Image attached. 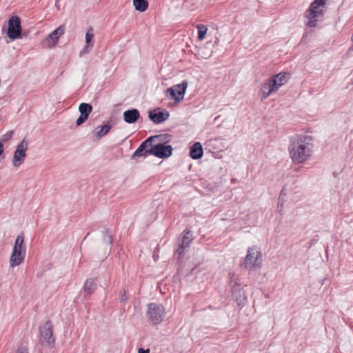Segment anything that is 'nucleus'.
Here are the masks:
<instances>
[{
    "label": "nucleus",
    "mask_w": 353,
    "mask_h": 353,
    "mask_svg": "<svg viewBox=\"0 0 353 353\" xmlns=\"http://www.w3.org/2000/svg\"><path fill=\"white\" fill-rule=\"evenodd\" d=\"M312 140V137L309 135H299L290 138L288 150L293 163H303L311 157Z\"/></svg>",
    "instance_id": "f257e3e1"
},
{
    "label": "nucleus",
    "mask_w": 353,
    "mask_h": 353,
    "mask_svg": "<svg viewBox=\"0 0 353 353\" xmlns=\"http://www.w3.org/2000/svg\"><path fill=\"white\" fill-rule=\"evenodd\" d=\"M325 4V0L314 1L305 12L307 18L306 25L310 27H315L319 17H323V7Z\"/></svg>",
    "instance_id": "f03ea898"
},
{
    "label": "nucleus",
    "mask_w": 353,
    "mask_h": 353,
    "mask_svg": "<svg viewBox=\"0 0 353 353\" xmlns=\"http://www.w3.org/2000/svg\"><path fill=\"white\" fill-rule=\"evenodd\" d=\"M24 236L19 234L15 241L12 252L10 259V265L12 268L20 265L26 256V248L23 246Z\"/></svg>",
    "instance_id": "7ed1b4c3"
},
{
    "label": "nucleus",
    "mask_w": 353,
    "mask_h": 353,
    "mask_svg": "<svg viewBox=\"0 0 353 353\" xmlns=\"http://www.w3.org/2000/svg\"><path fill=\"white\" fill-rule=\"evenodd\" d=\"M262 254L256 246L249 248L244 260V266L249 270H255L261 266Z\"/></svg>",
    "instance_id": "20e7f679"
},
{
    "label": "nucleus",
    "mask_w": 353,
    "mask_h": 353,
    "mask_svg": "<svg viewBox=\"0 0 353 353\" xmlns=\"http://www.w3.org/2000/svg\"><path fill=\"white\" fill-rule=\"evenodd\" d=\"M165 314V308L161 304L151 303L148 305L147 317L148 321L152 325H156L161 323Z\"/></svg>",
    "instance_id": "39448f33"
},
{
    "label": "nucleus",
    "mask_w": 353,
    "mask_h": 353,
    "mask_svg": "<svg viewBox=\"0 0 353 353\" xmlns=\"http://www.w3.org/2000/svg\"><path fill=\"white\" fill-rule=\"evenodd\" d=\"M150 154L161 159L170 157L172 154L173 148L170 145H165L163 143H156L149 145Z\"/></svg>",
    "instance_id": "423d86ee"
},
{
    "label": "nucleus",
    "mask_w": 353,
    "mask_h": 353,
    "mask_svg": "<svg viewBox=\"0 0 353 353\" xmlns=\"http://www.w3.org/2000/svg\"><path fill=\"white\" fill-rule=\"evenodd\" d=\"M39 333L41 336L39 341L41 344L50 345L54 343L53 326L50 321L39 327Z\"/></svg>",
    "instance_id": "0eeeda50"
},
{
    "label": "nucleus",
    "mask_w": 353,
    "mask_h": 353,
    "mask_svg": "<svg viewBox=\"0 0 353 353\" xmlns=\"http://www.w3.org/2000/svg\"><path fill=\"white\" fill-rule=\"evenodd\" d=\"M28 148V141L24 138L17 145L14 152L12 165L14 167H19L24 161L26 157V152Z\"/></svg>",
    "instance_id": "6e6552de"
},
{
    "label": "nucleus",
    "mask_w": 353,
    "mask_h": 353,
    "mask_svg": "<svg viewBox=\"0 0 353 353\" xmlns=\"http://www.w3.org/2000/svg\"><path fill=\"white\" fill-rule=\"evenodd\" d=\"M192 240V232L190 230H185L182 236L179 239V247L174 253L175 255H177L178 259L183 257L185 248L190 246Z\"/></svg>",
    "instance_id": "1a4fd4ad"
},
{
    "label": "nucleus",
    "mask_w": 353,
    "mask_h": 353,
    "mask_svg": "<svg viewBox=\"0 0 353 353\" xmlns=\"http://www.w3.org/2000/svg\"><path fill=\"white\" fill-rule=\"evenodd\" d=\"M187 87V81H183L180 84L175 85L168 88L165 91L166 96L170 94L174 101L176 103H179L183 99Z\"/></svg>",
    "instance_id": "9d476101"
},
{
    "label": "nucleus",
    "mask_w": 353,
    "mask_h": 353,
    "mask_svg": "<svg viewBox=\"0 0 353 353\" xmlns=\"http://www.w3.org/2000/svg\"><path fill=\"white\" fill-rule=\"evenodd\" d=\"M21 26L20 19L13 16L8 21V29L7 35L11 39H16L21 34Z\"/></svg>",
    "instance_id": "9b49d317"
},
{
    "label": "nucleus",
    "mask_w": 353,
    "mask_h": 353,
    "mask_svg": "<svg viewBox=\"0 0 353 353\" xmlns=\"http://www.w3.org/2000/svg\"><path fill=\"white\" fill-rule=\"evenodd\" d=\"M79 111L81 114L76 121L77 125L79 126L87 121L90 114L92 111V106L90 103H81L79 106Z\"/></svg>",
    "instance_id": "f8f14e48"
},
{
    "label": "nucleus",
    "mask_w": 353,
    "mask_h": 353,
    "mask_svg": "<svg viewBox=\"0 0 353 353\" xmlns=\"http://www.w3.org/2000/svg\"><path fill=\"white\" fill-rule=\"evenodd\" d=\"M170 114L167 110L159 111L156 109L152 111H149L148 117L154 123H161L166 121L169 118Z\"/></svg>",
    "instance_id": "ddd939ff"
},
{
    "label": "nucleus",
    "mask_w": 353,
    "mask_h": 353,
    "mask_svg": "<svg viewBox=\"0 0 353 353\" xmlns=\"http://www.w3.org/2000/svg\"><path fill=\"white\" fill-rule=\"evenodd\" d=\"M65 28L63 26H60L58 28L52 32L46 39V42L48 43L49 47L55 46L59 37L64 33Z\"/></svg>",
    "instance_id": "4468645a"
},
{
    "label": "nucleus",
    "mask_w": 353,
    "mask_h": 353,
    "mask_svg": "<svg viewBox=\"0 0 353 353\" xmlns=\"http://www.w3.org/2000/svg\"><path fill=\"white\" fill-rule=\"evenodd\" d=\"M123 120L125 123L132 124L136 123L140 118V113L137 109L132 108L123 112Z\"/></svg>",
    "instance_id": "2eb2a0df"
},
{
    "label": "nucleus",
    "mask_w": 353,
    "mask_h": 353,
    "mask_svg": "<svg viewBox=\"0 0 353 353\" xmlns=\"http://www.w3.org/2000/svg\"><path fill=\"white\" fill-rule=\"evenodd\" d=\"M274 92H276V90L271 81L268 79L264 82L261 87L260 93L261 94V100L266 99Z\"/></svg>",
    "instance_id": "dca6fc26"
},
{
    "label": "nucleus",
    "mask_w": 353,
    "mask_h": 353,
    "mask_svg": "<svg viewBox=\"0 0 353 353\" xmlns=\"http://www.w3.org/2000/svg\"><path fill=\"white\" fill-rule=\"evenodd\" d=\"M286 75L287 73L280 72L276 75H274L272 78L269 79L271 81L276 91H277L280 87H281L287 82L288 79L286 78Z\"/></svg>",
    "instance_id": "f3484780"
},
{
    "label": "nucleus",
    "mask_w": 353,
    "mask_h": 353,
    "mask_svg": "<svg viewBox=\"0 0 353 353\" xmlns=\"http://www.w3.org/2000/svg\"><path fill=\"white\" fill-rule=\"evenodd\" d=\"M112 127V125L109 123H105L103 126H97L92 132L94 137L97 140H99L108 133Z\"/></svg>",
    "instance_id": "a211bd4d"
},
{
    "label": "nucleus",
    "mask_w": 353,
    "mask_h": 353,
    "mask_svg": "<svg viewBox=\"0 0 353 353\" xmlns=\"http://www.w3.org/2000/svg\"><path fill=\"white\" fill-rule=\"evenodd\" d=\"M203 150L200 142L194 143L190 148V157L193 159H199L202 157Z\"/></svg>",
    "instance_id": "6ab92c4d"
},
{
    "label": "nucleus",
    "mask_w": 353,
    "mask_h": 353,
    "mask_svg": "<svg viewBox=\"0 0 353 353\" xmlns=\"http://www.w3.org/2000/svg\"><path fill=\"white\" fill-rule=\"evenodd\" d=\"M149 146V141L148 139L145 140L143 142L141 143L139 148L136 150L134 154L132 156V159H135L137 157H140L142 156H147V154H150V148L147 149Z\"/></svg>",
    "instance_id": "aec40b11"
},
{
    "label": "nucleus",
    "mask_w": 353,
    "mask_h": 353,
    "mask_svg": "<svg viewBox=\"0 0 353 353\" xmlns=\"http://www.w3.org/2000/svg\"><path fill=\"white\" fill-rule=\"evenodd\" d=\"M171 135L168 134H161L156 136H152L148 137V141L149 145L153 144V143H163V144L170 141Z\"/></svg>",
    "instance_id": "412c9836"
},
{
    "label": "nucleus",
    "mask_w": 353,
    "mask_h": 353,
    "mask_svg": "<svg viewBox=\"0 0 353 353\" xmlns=\"http://www.w3.org/2000/svg\"><path fill=\"white\" fill-rule=\"evenodd\" d=\"M97 289V284L93 279H88L85 281L83 286L85 298L90 296Z\"/></svg>",
    "instance_id": "4be33fe9"
},
{
    "label": "nucleus",
    "mask_w": 353,
    "mask_h": 353,
    "mask_svg": "<svg viewBox=\"0 0 353 353\" xmlns=\"http://www.w3.org/2000/svg\"><path fill=\"white\" fill-rule=\"evenodd\" d=\"M133 6L136 10L144 12L148 9L149 3L147 0H133Z\"/></svg>",
    "instance_id": "5701e85b"
},
{
    "label": "nucleus",
    "mask_w": 353,
    "mask_h": 353,
    "mask_svg": "<svg viewBox=\"0 0 353 353\" xmlns=\"http://www.w3.org/2000/svg\"><path fill=\"white\" fill-rule=\"evenodd\" d=\"M93 29L92 28H90L85 34V43L86 46L85 49H89L92 48L93 47V38H94V34H93Z\"/></svg>",
    "instance_id": "b1692460"
},
{
    "label": "nucleus",
    "mask_w": 353,
    "mask_h": 353,
    "mask_svg": "<svg viewBox=\"0 0 353 353\" xmlns=\"http://www.w3.org/2000/svg\"><path fill=\"white\" fill-rule=\"evenodd\" d=\"M198 30V39L201 41L205 38L208 28L205 25L199 24L196 26Z\"/></svg>",
    "instance_id": "393cba45"
},
{
    "label": "nucleus",
    "mask_w": 353,
    "mask_h": 353,
    "mask_svg": "<svg viewBox=\"0 0 353 353\" xmlns=\"http://www.w3.org/2000/svg\"><path fill=\"white\" fill-rule=\"evenodd\" d=\"M103 243L107 245H111L112 243V236L110 234L109 230L108 228H104L103 230Z\"/></svg>",
    "instance_id": "a878e982"
},
{
    "label": "nucleus",
    "mask_w": 353,
    "mask_h": 353,
    "mask_svg": "<svg viewBox=\"0 0 353 353\" xmlns=\"http://www.w3.org/2000/svg\"><path fill=\"white\" fill-rule=\"evenodd\" d=\"M13 134L14 131L12 130L7 132L5 134L2 136L1 141L3 142H6L9 141L12 138Z\"/></svg>",
    "instance_id": "bb28decb"
},
{
    "label": "nucleus",
    "mask_w": 353,
    "mask_h": 353,
    "mask_svg": "<svg viewBox=\"0 0 353 353\" xmlns=\"http://www.w3.org/2000/svg\"><path fill=\"white\" fill-rule=\"evenodd\" d=\"M230 280H231V282H234V285H237V286H239L240 284L238 283V281H236V279H235V275L233 273H230Z\"/></svg>",
    "instance_id": "cd10ccee"
},
{
    "label": "nucleus",
    "mask_w": 353,
    "mask_h": 353,
    "mask_svg": "<svg viewBox=\"0 0 353 353\" xmlns=\"http://www.w3.org/2000/svg\"><path fill=\"white\" fill-rule=\"evenodd\" d=\"M120 294H121V301H125L127 300V296L125 295V291H121L120 292Z\"/></svg>",
    "instance_id": "c85d7f7f"
},
{
    "label": "nucleus",
    "mask_w": 353,
    "mask_h": 353,
    "mask_svg": "<svg viewBox=\"0 0 353 353\" xmlns=\"http://www.w3.org/2000/svg\"><path fill=\"white\" fill-rule=\"evenodd\" d=\"M138 353H150V349H143L142 347L139 348Z\"/></svg>",
    "instance_id": "c756f323"
},
{
    "label": "nucleus",
    "mask_w": 353,
    "mask_h": 353,
    "mask_svg": "<svg viewBox=\"0 0 353 353\" xmlns=\"http://www.w3.org/2000/svg\"><path fill=\"white\" fill-rule=\"evenodd\" d=\"M16 353H28L26 349L19 348Z\"/></svg>",
    "instance_id": "7c9ffc66"
},
{
    "label": "nucleus",
    "mask_w": 353,
    "mask_h": 353,
    "mask_svg": "<svg viewBox=\"0 0 353 353\" xmlns=\"http://www.w3.org/2000/svg\"><path fill=\"white\" fill-rule=\"evenodd\" d=\"M3 150H4V145L1 142H0V156L3 152Z\"/></svg>",
    "instance_id": "2f4dec72"
},
{
    "label": "nucleus",
    "mask_w": 353,
    "mask_h": 353,
    "mask_svg": "<svg viewBox=\"0 0 353 353\" xmlns=\"http://www.w3.org/2000/svg\"><path fill=\"white\" fill-rule=\"evenodd\" d=\"M90 233H87V235L85 236V239L87 238V236L89 235Z\"/></svg>",
    "instance_id": "473e14b6"
}]
</instances>
